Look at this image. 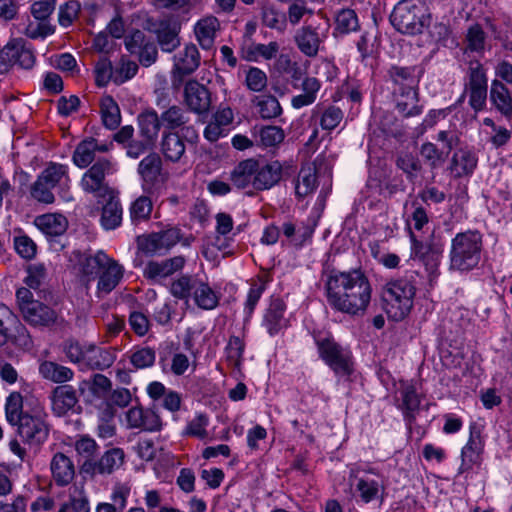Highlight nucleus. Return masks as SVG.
I'll list each match as a JSON object with an SVG mask.
<instances>
[{"mask_svg": "<svg viewBox=\"0 0 512 512\" xmlns=\"http://www.w3.org/2000/svg\"><path fill=\"white\" fill-rule=\"evenodd\" d=\"M327 302L338 312L363 316L372 297L368 277L360 269L332 273L326 282Z\"/></svg>", "mask_w": 512, "mask_h": 512, "instance_id": "f257e3e1", "label": "nucleus"}, {"mask_svg": "<svg viewBox=\"0 0 512 512\" xmlns=\"http://www.w3.org/2000/svg\"><path fill=\"white\" fill-rule=\"evenodd\" d=\"M483 250V236L478 230L457 233L451 240L449 269L456 272H470L480 261Z\"/></svg>", "mask_w": 512, "mask_h": 512, "instance_id": "f03ea898", "label": "nucleus"}, {"mask_svg": "<svg viewBox=\"0 0 512 512\" xmlns=\"http://www.w3.org/2000/svg\"><path fill=\"white\" fill-rule=\"evenodd\" d=\"M82 271L89 279H98L96 292L102 297L120 284L125 270L117 260L100 250L85 259Z\"/></svg>", "mask_w": 512, "mask_h": 512, "instance_id": "7ed1b4c3", "label": "nucleus"}, {"mask_svg": "<svg viewBox=\"0 0 512 512\" xmlns=\"http://www.w3.org/2000/svg\"><path fill=\"white\" fill-rule=\"evenodd\" d=\"M170 293L186 302L192 299L194 304L203 310H212L219 303V296L209 283L196 276L183 275L174 280L170 286Z\"/></svg>", "mask_w": 512, "mask_h": 512, "instance_id": "20e7f679", "label": "nucleus"}, {"mask_svg": "<svg viewBox=\"0 0 512 512\" xmlns=\"http://www.w3.org/2000/svg\"><path fill=\"white\" fill-rule=\"evenodd\" d=\"M416 288L411 280L399 278L385 284L382 291L384 310L394 321L404 319L413 306Z\"/></svg>", "mask_w": 512, "mask_h": 512, "instance_id": "39448f33", "label": "nucleus"}, {"mask_svg": "<svg viewBox=\"0 0 512 512\" xmlns=\"http://www.w3.org/2000/svg\"><path fill=\"white\" fill-rule=\"evenodd\" d=\"M390 21L400 33L416 35L429 25L430 16L421 0H401L395 5Z\"/></svg>", "mask_w": 512, "mask_h": 512, "instance_id": "423d86ee", "label": "nucleus"}, {"mask_svg": "<svg viewBox=\"0 0 512 512\" xmlns=\"http://www.w3.org/2000/svg\"><path fill=\"white\" fill-rule=\"evenodd\" d=\"M69 181L66 165L50 163L32 185L31 196L38 202L51 204L55 200L52 190L56 186H67Z\"/></svg>", "mask_w": 512, "mask_h": 512, "instance_id": "0eeeda50", "label": "nucleus"}, {"mask_svg": "<svg viewBox=\"0 0 512 512\" xmlns=\"http://www.w3.org/2000/svg\"><path fill=\"white\" fill-rule=\"evenodd\" d=\"M46 416L44 409L40 406L25 411V415L15 425L24 443L39 446L46 441L49 435Z\"/></svg>", "mask_w": 512, "mask_h": 512, "instance_id": "6e6552de", "label": "nucleus"}, {"mask_svg": "<svg viewBox=\"0 0 512 512\" xmlns=\"http://www.w3.org/2000/svg\"><path fill=\"white\" fill-rule=\"evenodd\" d=\"M8 343L25 350L33 345L28 330L18 316L8 306L0 303V347Z\"/></svg>", "mask_w": 512, "mask_h": 512, "instance_id": "1a4fd4ad", "label": "nucleus"}, {"mask_svg": "<svg viewBox=\"0 0 512 512\" xmlns=\"http://www.w3.org/2000/svg\"><path fill=\"white\" fill-rule=\"evenodd\" d=\"M315 342L320 358L338 375L352 373L351 353L331 337H316Z\"/></svg>", "mask_w": 512, "mask_h": 512, "instance_id": "9d476101", "label": "nucleus"}, {"mask_svg": "<svg viewBox=\"0 0 512 512\" xmlns=\"http://www.w3.org/2000/svg\"><path fill=\"white\" fill-rule=\"evenodd\" d=\"M350 488L352 496L357 502L368 504L381 497L384 485L375 469L369 468L351 475Z\"/></svg>", "mask_w": 512, "mask_h": 512, "instance_id": "9b49d317", "label": "nucleus"}, {"mask_svg": "<svg viewBox=\"0 0 512 512\" xmlns=\"http://www.w3.org/2000/svg\"><path fill=\"white\" fill-rule=\"evenodd\" d=\"M115 171L114 164L108 158H99L82 176L81 187L96 198H106L113 193L105 177Z\"/></svg>", "mask_w": 512, "mask_h": 512, "instance_id": "f8f14e48", "label": "nucleus"}, {"mask_svg": "<svg viewBox=\"0 0 512 512\" xmlns=\"http://www.w3.org/2000/svg\"><path fill=\"white\" fill-rule=\"evenodd\" d=\"M35 56L29 45L22 38L11 39L0 50V74H5L13 65L24 69L34 66Z\"/></svg>", "mask_w": 512, "mask_h": 512, "instance_id": "ddd939ff", "label": "nucleus"}, {"mask_svg": "<svg viewBox=\"0 0 512 512\" xmlns=\"http://www.w3.org/2000/svg\"><path fill=\"white\" fill-rule=\"evenodd\" d=\"M485 441L480 429L475 425L470 426V434L467 443L461 450V464L458 468V475L467 473L474 468L480 467L484 452Z\"/></svg>", "mask_w": 512, "mask_h": 512, "instance_id": "4468645a", "label": "nucleus"}, {"mask_svg": "<svg viewBox=\"0 0 512 512\" xmlns=\"http://www.w3.org/2000/svg\"><path fill=\"white\" fill-rule=\"evenodd\" d=\"M180 236V230L173 227L139 238L138 245L146 254L163 255L178 243Z\"/></svg>", "mask_w": 512, "mask_h": 512, "instance_id": "2eb2a0df", "label": "nucleus"}, {"mask_svg": "<svg viewBox=\"0 0 512 512\" xmlns=\"http://www.w3.org/2000/svg\"><path fill=\"white\" fill-rule=\"evenodd\" d=\"M283 167L279 161L259 163L255 161V173L252 186L255 190L264 191L273 188L282 178Z\"/></svg>", "mask_w": 512, "mask_h": 512, "instance_id": "dca6fc26", "label": "nucleus"}, {"mask_svg": "<svg viewBox=\"0 0 512 512\" xmlns=\"http://www.w3.org/2000/svg\"><path fill=\"white\" fill-rule=\"evenodd\" d=\"M124 458L125 454L121 448H112L107 450L98 461H85L82 470L91 475L111 474L123 465Z\"/></svg>", "mask_w": 512, "mask_h": 512, "instance_id": "f3484780", "label": "nucleus"}, {"mask_svg": "<svg viewBox=\"0 0 512 512\" xmlns=\"http://www.w3.org/2000/svg\"><path fill=\"white\" fill-rule=\"evenodd\" d=\"M200 63V55L195 45H187L174 57L173 83L180 85L183 78L194 72Z\"/></svg>", "mask_w": 512, "mask_h": 512, "instance_id": "a211bd4d", "label": "nucleus"}, {"mask_svg": "<svg viewBox=\"0 0 512 512\" xmlns=\"http://www.w3.org/2000/svg\"><path fill=\"white\" fill-rule=\"evenodd\" d=\"M186 260L183 256H175L162 261H149L143 270L145 278L160 283L174 273L183 269Z\"/></svg>", "mask_w": 512, "mask_h": 512, "instance_id": "6ab92c4d", "label": "nucleus"}, {"mask_svg": "<svg viewBox=\"0 0 512 512\" xmlns=\"http://www.w3.org/2000/svg\"><path fill=\"white\" fill-rule=\"evenodd\" d=\"M292 79L293 88L301 90V93L291 98V106L298 110L315 103L322 87L320 80L316 77L306 76L302 79L301 83L298 84L296 81L299 80V78L293 75Z\"/></svg>", "mask_w": 512, "mask_h": 512, "instance_id": "aec40b11", "label": "nucleus"}, {"mask_svg": "<svg viewBox=\"0 0 512 512\" xmlns=\"http://www.w3.org/2000/svg\"><path fill=\"white\" fill-rule=\"evenodd\" d=\"M137 171L142 179L144 190H152L163 180L161 157L154 152L148 154L140 161Z\"/></svg>", "mask_w": 512, "mask_h": 512, "instance_id": "412c9836", "label": "nucleus"}, {"mask_svg": "<svg viewBox=\"0 0 512 512\" xmlns=\"http://www.w3.org/2000/svg\"><path fill=\"white\" fill-rule=\"evenodd\" d=\"M125 419L131 429L154 432L161 428L160 417L150 409L132 407L126 412Z\"/></svg>", "mask_w": 512, "mask_h": 512, "instance_id": "4be33fe9", "label": "nucleus"}, {"mask_svg": "<svg viewBox=\"0 0 512 512\" xmlns=\"http://www.w3.org/2000/svg\"><path fill=\"white\" fill-rule=\"evenodd\" d=\"M184 100L189 109L195 113H204L211 104L208 89L197 81H188L184 88Z\"/></svg>", "mask_w": 512, "mask_h": 512, "instance_id": "5701e85b", "label": "nucleus"}, {"mask_svg": "<svg viewBox=\"0 0 512 512\" xmlns=\"http://www.w3.org/2000/svg\"><path fill=\"white\" fill-rule=\"evenodd\" d=\"M52 479L59 487L69 485L75 477L73 461L64 453L57 452L50 461Z\"/></svg>", "mask_w": 512, "mask_h": 512, "instance_id": "b1692460", "label": "nucleus"}, {"mask_svg": "<svg viewBox=\"0 0 512 512\" xmlns=\"http://www.w3.org/2000/svg\"><path fill=\"white\" fill-rule=\"evenodd\" d=\"M52 410L57 416H64L74 411L78 398L75 389L70 385L57 386L51 394Z\"/></svg>", "mask_w": 512, "mask_h": 512, "instance_id": "393cba45", "label": "nucleus"}, {"mask_svg": "<svg viewBox=\"0 0 512 512\" xmlns=\"http://www.w3.org/2000/svg\"><path fill=\"white\" fill-rule=\"evenodd\" d=\"M110 146L111 144H99L94 138L85 139L77 145L73 162L79 168H86L94 161L96 152H106Z\"/></svg>", "mask_w": 512, "mask_h": 512, "instance_id": "a878e982", "label": "nucleus"}, {"mask_svg": "<svg viewBox=\"0 0 512 512\" xmlns=\"http://www.w3.org/2000/svg\"><path fill=\"white\" fill-rule=\"evenodd\" d=\"M106 203L103 205L100 216V225L106 230H114L122 223L123 209L120 200L113 193L107 195Z\"/></svg>", "mask_w": 512, "mask_h": 512, "instance_id": "bb28decb", "label": "nucleus"}, {"mask_svg": "<svg viewBox=\"0 0 512 512\" xmlns=\"http://www.w3.org/2000/svg\"><path fill=\"white\" fill-rule=\"evenodd\" d=\"M286 306L280 299H273L267 308L262 324L266 328L270 336L278 334L284 327L287 321L284 318Z\"/></svg>", "mask_w": 512, "mask_h": 512, "instance_id": "cd10ccee", "label": "nucleus"}, {"mask_svg": "<svg viewBox=\"0 0 512 512\" xmlns=\"http://www.w3.org/2000/svg\"><path fill=\"white\" fill-rule=\"evenodd\" d=\"M279 44L272 41L268 44L245 41L241 48L242 57L247 61L257 62L260 59L271 60L279 52Z\"/></svg>", "mask_w": 512, "mask_h": 512, "instance_id": "c85d7f7f", "label": "nucleus"}, {"mask_svg": "<svg viewBox=\"0 0 512 512\" xmlns=\"http://www.w3.org/2000/svg\"><path fill=\"white\" fill-rule=\"evenodd\" d=\"M298 49L307 57H314L318 54L321 39L316 28L303 26L299 28L294 36Z\"/></svg>", "mask_w": 512, "mask_h": 512, "instance_id": "c756f323", "label": "nucleus"}, {"mask_svg": "<svg viewBox=\"0 0 512 512\" xmlns=\"http://www.w3.org/2000/svg\"><path fill=\"white\" fill-rule=\"evenodd\" d=\"M160 148L165 159L171 162H179L186 151L184 139L174 131L163 132Z\"/></svg>", "mask_w": 512, "mask_h": 512, "instance_id": "7c9ffc66", "label": "nucleus"}, {"mask_svg": "<svg viewBox=\"0 0 512 512\" xmlns=\"http://www.w3.org/2000/svg\"><path fill=\"white\" fill-rule=\"evenodd\" d=\"M412 259H418L422 262L429 273H433L439 264V254L430 244L418 241L411 235V255Z\"/></svg>", "mask_w": 512, "mask_h": 512, "instance_id": "2f4dec72", "label": "nucleus"}, {"mask_svg": "<svg viewBox=\"0 0 512 512\" xmlns=\"http://www.w3.org/2000/svg\"><path fill=\"white\" fill-rule=\"evenodd\" d=\"M139 131L147 145L156 141L162 126L159 115L155 110H145L138 116Z\"/></svg>", "mask_w": 512, "mask_h": 512, "instance_id": "473e14b6", "label": "nucleus"}, {"mask_svg": "<svg viewBox=\"0 0 512 512\" xmlns=\"http://www.w3.org/2000/svg\"><path fill=\"white\" fill-rule=\"evenodd\" d=\"M23 308L24 319L35 326H48L56 321V313L48 306L40 303H30Z\"/></svg>", "mask_w": 512, "mask_h": 512, "instance_id": "72a5a7b5", "label": "nucleus"}, {"mask_svg": "<svg viewBox=\"0 0 512 512\" xmlns=\"http://www.w3.org/2000/svg\"><path fill=\"white\" fill-rule=\"evenodd\" d=\"M490 100L505 117L512 116V95L503 82L495 79L491 83Z\"/></svg>", "mask_w": 512, "mask_h": 512, "instance_id": "f704fd0d", "label": "nucleus"}, {"mask_svg": "<svg viewBox=\"0 0 512 512\" xmlns=\"http://www.w3.org/2000/svg\"><path fill=\"white\" fill-rule=\"evenodd\" d=\"M478 164L477 154L470 149H459L452 157L451 170L456 177L471 175Z\"/></svg>", "mask_w": 512, "mask_h": 512, "instance_id": "c9c22d12", "label": "nucleus"}, {"mask_svg": "<svg viewBox=\"0 0 512 512\" xmlns=\"http://www.w3.org/2000/svg\"><path fill=\"white\" fill-rule=\"evenodd\" d=\"M38 371L43 379L58 384L69 382L74 377V372L69 367L48 360L40 362Z\"/></svg>", "mask_w": 512, "mask_h": 512, "instance_id": "e433bc0d", "label": "nucleus"}, {"mask_svg": "<svg viewBox=\"0 0 512 512\" xmlns=\"http://www.w3.org/2000/svg\"><path fill=\"white\" fill-rule=\"evenodd\" d=\"M115 359L116 354L114 350L97 347L90 343L86 353L85 365L91 369L104 370L112 366Z\"/></svg>", "mask_w": 512, "mask_h": 512, "instance_id": "4c0bfd02", "label": "nucleus"}, {"mask_svg": "<svg viewBox=\"0 0 512 512\" xmlns=\"http://www.w3.org/2000/svg\"><path fill=\"white\" fill-rule=\"evenodd\" d=\"M401 404L399 406L406 419L414 418V414L418 411L421 398L417 392V387L413 382H404L400 387Z\"/></svg>", "mask_w": 512, "mask_h": 512, "instance_id": "58836bf2", "label": "nucleus"}, {"mask_svg": "<svg viewBox=\"0 0 512 512\" xmlns=\"http://www.w3.org/2000/svg\"><path fill=\"white\" fill-rule=\"evenodd\" d=\"M219 26V21L214 16L205 17L196 23L195 35L203 49L208 50L213 46L215 34Z\"/></svg>", "mask_w": 512, "mask_h": 512, "instance_id": "ea45409f", "label": "nucleus"}, {"mask_svg": "<svg viewBox=\"0 0 512 512\" xmlns=\"http://www.w3.org/2000/svg\"><path fill=\"white\" fill-rule=\"evenodd\" d=\"M162 126L167 131L183 128L190 120L189 112L179 105L164 109L159 115Z\"/></svg>", "mask_w": 512, "mask_h": 512, "instance_id": "a19ab883", "label": "nucleus"}, {"mask_svg": "<svg viewBox=\"0 0 512 512\" xmlns=\"http://www.w3.org/2000/svg\"><path fill=\"white\" fill-rule=\"evenodd\" d=\"M255 173V160L246 159L239 162L230 172V181L238 189L252 185Z\"/></svg>", "mask_w": 512, "mask_h": 512, "instance_id": "79ce46f5", "label": "nucleus"}, {"mask_svg": "<svg viewBox=\"0 0 512 512\" xmlns=\"http://www.w3.org/2000/svg\"><path fill=\"white\" fill-rule=\"evenodd\" d=\"M317 187L316 168L313 164L303 165L298 173L295 193L303 198L312 193Z\"/></svg>", "mask_w": 512, "mask_h": 512, "instance_id": "37998d69", "label": "nucleus"}, {"mask_svg": "<svg viewBox=\"0 0 512 512\" xmlns=\"http://www.w3.org/2000/svg\"><path fill=\"white\" fill-rule=\"evenodd\" d=\"M35 223L40 230L50 236L61 235L67 228V220L61 214H44L38 216Z\"/></svg>", "mask_w": 512, "mask_h": 512, "instance_id": "c03bdc74", "label": "nucleus"}, {"mask_svg": "<svg viewBox=\"0 0 512 512\" xmlns=\"http://www.w3.org/2000/svg\"><path fill=\"white\" fill-rule=\"evenodd\" d=\"M486 47V34L479 24L471 25L466 32L464 52L482 55Z\"/></svg>", "mask_w": 512, "mask_h": 512, "instance_id": "a18cd8bd", "label": "nucleus"}, {"mask_svg": "<svg viewBox=\"0 0 512 512\" xmlns=\"http://www.w3.org/2000/svg\"><path fill=\"white\" fill-rule=\"evenodd\" d=\"M102 121L108 129H115L121 120L120 109L111 96H104L100 103Z\"/></svg>", "mask_w": 512, "mask_h": 512, "instance_id": "49530a36", "label": "nucleus"}, {"mask_svg": "<svg viewBox=\"0 0 512 512\" xmlns=\"http://www.w3.org/2000/svg\"><path fill=\"white\" fill-rule=\"evenodd\" d=\"M253 103L258 109V113L263 119H272L282 113V108L276 97L272 95L257 96Z\"/></svg>", "mask_w": 512, "mask_h": 512, "instance_id": "de8ad7c7", "label": "nucleus"}, {"mask_svg": "<svg viewBox=\"0 0 512 512\" xmlns=\"http://www.w3.org/2000/svg\"><path fill=\"white\" fill-rule=\"evenodd\" d=\"M417 92L414 88L401 91V99L397 100V110L405 117L419 115L422 109L417 104Z\"/></svg>", "mask_w": 512, "mask_h": 512, "instance_id": "09e8293b", "label": "nucleus"}, {"mask_svg": "<svg viewBox=\"0 0 512 512\" xmlns=\"http://www.w3.org/2000/svg\"><path fill=\"white\" fill-rule=\"evenodd\" d=\"M25 415L23 411V397L19 392H12L5 401V416L11 425L17 422Z\"/></svg>", "mask_w": 512, "mask_h": 512, "instance_id": "8fccbe9b", "label": "nucleus"}, {"mask_svg": "<svg viewBox=\"0 0 512 512\" xmlns=\"http://www.w3.org/2000/svg\"><path fill=\"white\" fill-rule=\"evenodd\" d=\"M420 155L431 169L440 167L447 159L448 153L438 149L434 143L426 142L421 145Z\"/></svg>", "mask_w": 512, "mask_h": 512, "instance_id": "3c124183", "label": "nucleus"}, {"mask_svg": "<svg viewBox=\"0 0 512 512\" xmlns=\"http://www.w3.org/2000/svg\"><path fill=\"white\" fill-rule=\"evenodd\" d=\"M413 69L408 67L393 66L389 70V76L395 85L399 86L400 91L407 88H414Z\"/></svg>", "mask_w": 512, "mask_h": 512, "instance_id": "603ef678", "label": "nucleus"}, {"mask_svg": "<svg viewBox=\"0 0 512 512\" xmlns=\"http://www.w3.org/2000/svg\"><path fill=\"white\" fill-rule=\"evenodd\" d=\"M244 348L245 344L239 337H230L225 348L226 359L230 365L236 368L240 367L243 358Z\"/></svg>", "mask_w": 512, "mask_h": 512, "instance_id": "864d4df0", "label": "nucleus"}, {"mask_svg": "<svg viewBox=\"0 0 512 512\" xmlns=\"http://www.w3.org/2000/svg\"><path fill=\"white\" fill-rule=\"evenodd\" d=\"M89 344L90 343L81 344L74 340H68L63 344V352L70 362L85 364Z\"/></svg>", "mask_w": 512, "mask_h": 512, "instance_id": "5fc2aeb1", "label": "nucleus"}, {"mask_svg": "<svg viewBox=\"0 0 512 512\" xmlns=\"http://www.w3.org/2000/svg\"><path fill=\"white\" fill-rule=\"evenodd\" d=\"M358 18L354 10L343 9L336 16V29L343 34H347L358 29Z\"/></svg>", "mask_w": 512, "mask_h": 512, "instance_id": "6e6d98bb", "label": "nucleus"}, {"mask_svg": "<svg viewBox=\"0 0 512 512\" xmlns=\"http://www.w3.org/2000/svg\"><path fill=\"white\" fill-rule=\"evenodd\" d=\"M152 211V202L146 196L137 198L130 207V217L133 223H139L149 218Z\"/></svg>", "mask_w": 512, "mask_h": 512, "instance_id": "4d7b16f0", "label": "nucleus"}, {"mask_svg": "<svg viewBox=\"0 0 512 512\" xmlns=\"http://www.w3.org/2000/svg\"><path fill=\"white\" fill-rule=\"evenodd\" d=\"M155 359V351L150 347L137 348L130 355V362L137 369L151 367L154 364Z\"/></svg>", "mask_w": 512, "mask_h": 512, "instance_id": "13d9d810", "label": "nucleus"}, {"mask_svg": "<svg viewBox=\"0 0 512 512\" xmlns=\"http://www.w3.org/2000/svg\"><path fill=\"white\" fill-rule=\"evenodd\" d=\"M487 88V76L482 65L478 62H471L468 70V82L466 89Z\"/></svg>", "mask_w": 512, "mask_h": 512, "instance_id": "bf43d9fd", "label": "nucleus"}, {"mask_svg": "<svg viewBox=\"0 0 512 512\" xmlns=\"http://www.w3.org/2000/svg\"><path fill=\"white\" fill-rule=\"evenodd\" d=\"M95 81L100 87L105 86L112 79L115 82V70L111 61L106 57L101 58L95 65Z\"/></svg>", "mask_w": 512, "mask_h": 512, "instance_id": "052dcab7", "label": "nucleus"}, {"mask_svg": "<svg viewBox=\"0 0 512 512\" xmlns=\"http://www.w3.org/2000/svg\"><path fill=\"white\" fill-rule=\"evenodd\" d=\"M259 137L264 147H275L284 140L285 134L278 126H264L259 130Z\"/></svg>", "mask_w": 512, "mask_h": 512, "instance_id": "680f3d73", "label": "nucleus"}, {"mask_svg": "<svg viewBox=\"0 0 512 512\" xmlns=\"http://www.w3.org/2000/svg\"><path fill=\"white\" fill-rule=\"evenodd\" d=\"M81 6L78 1L70 0L59 7L58 21L62 27L70 26L77 18Z\"/></svg>", "mask_w": 512, "mask_h": 512, "instance_id": "e2e57ef3", "label": "nucleus"}, {"mask_svg": "<svg viewBox=\"0 0 512 512\" xmlns=\"http://www.w3.org/2000/svg\"><path fill=\"white\" fill-rule=\"evenodd\" d=\"M55 6L56 0H38L31 4L30 12L36 21L48 22Z\"/></svg>", "mask_w": 512, "mask_h": 512, "instance_id": "0e129e2a", "label": "nucleus"}, {"mask_svg": "<svg viewBox=\"0 0 512 512\" xmlns=\"http://www.w3.org/2000/svg\"><path fill=\"white\" fill-rule=\"evenodd\" d=\"M14 248L18 255L24 259H32L36 255L35 242L25 234L14 237Z\"/></svg>", "mask_w": 512, "mask_h": 512, "instance_id": "69168bd1", "label": "nucleus"}, {"mask_svg": "<svg viewBox=\"0 0 512 512\" xmlns=\"http://www.w3.org/2000/svg\"><path fill=\"white\" fill-rule=\"evenodd\" d=\"M245 82L248 89L260 92L267 86L266 73L257 67H250L246 72Z\"/></svg>", "mask_w": 512, "mask_h": 512, "instance_id": "338daca9", "label": "nucleus"}, {"mask_svg": "<svg viewBox=\"0 0 512 512\" xmlns=\"http://www.w3.org/2000/svg\"><path fill=\"white\" fill-rule=\"evenodd\" d=\"M397 166L400 168L409 179H413L417 176L421 170V164L419 160L410 153L401 154L397 158Z\"/></svg>", "mask_w": 512, "mask_h": 512, "instance_id": "774afa93", "label": "nucleus"}]
</instances>
